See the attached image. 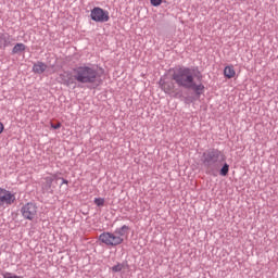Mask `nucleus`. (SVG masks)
<instances>
[{
    "label": "nucleus",
    "mask_w": 278,
    "mask_h": 278,
    "mask_svg": "<svg viewBox=\"0 0 278 278\" xmlns=\"http://www.w3.org/2000/svg\"><path fill=\"white\" fill-rule=\"evenodd\" d=\"M203 74L199 70V66H178L172 74V80L162 81L160 86L165 94H174L175 99H182L184 92L177 90L182 88L184 90H192L197 99H201V94H205V85H203Z\"/></svg>",
    "instance_id": "obj_1"
},
{
    "label": "nucleus",
    "mask_w": 278,
    "mask_h": 278,
    "mask_svg": "<svg viewBox=\"0 0 278 278\" xmlns=\"http://www.w3.org/2000/svg\"><path fill=\"white\" fill-rule=\"evenodd\" d=\"M200 160L204 168H206V175H211V177H218V164L225 162L226 156L223 151L216 148H208L203 151Z\"/></svg>",
    "instance_id": "obj_2"
},
{
    "label": "nucleus",
    "mask_w": 278,
    "mask_h": 278,
    "mask_svg": "<svg viewBox=\"0 0 278 278\" xmlns=\"http://www.w3.org/2000/svg\"><path fill=\"white\" fill-rule=\"evenodd\" d=\"M74 79L78 84L94 85L101 79L99 68L94 64H83L73 68Z\"/></svg>",
    "instance_id": "obj_3"
},
{
    "label": "nucleus",
    "mask_w": 278,
    "mask_h": 278,
    "mask_svg": "<svg viewBox=\"0 0 278 278\" xmlns=\"http://www.w3.org/2000/svg\"><path fill=\"white\" fill-rule=\"evenodd\" d=\"M99 240L106 247H118L125 242L124 238L118 237L114 232H102L99 236Z\"/></svg>",
    "instance_id": "obj_4"
},
{
    "label": "nucleus",
    "mask_w": 278,
    "mask_h": 278,
    "mask_svg": "<svg viewBox=\"0 0 278 278\" xmlns=\"http://www.w3.org/2000/svg\"><path fill=\"white\" fill-rule=\"evenodd\" d=\"M21 214L25 220H34L38 216V206L28 202L21 207Z\"/></svg>",
    "instance_id": "obj_5"
},
{
    "label": "nucleus",
    "mask_w": 278,
    "mask_h": 278,
    "mask_svg": "<svg viewBox=\"0 0 278 278\" xmlns=\"http://www.w3.org/2000/svg\"><path fill=\"white\" fill-rule=\"evenodd\" d=\"M90 17L94 23H108L110 21V12L100 7H94L91 10Z\"/></svg>",
    "instance_id": "obj_6"
},
{
    "label": "nucleus",
    "mask_w": 278,
    "mask_h": 278,
    "mask_svg": "<svg viewBox=\"0 0 278 278\" xmlns=\"http://www.w3.org/2000/svg\"><path fill=\"white\" fill-rule=\"evenodd\" d=\"M16 201V194L12 191L0 188V207L4 205H12Z\"/></svg>",
    "instance_id": "obj_7"
},
{
    "label": "nucleus",
    "mask_w": 278,
    "mask_h": 278,
    "mask_svg": "<svg viewBox=\"0 0 278 278\" xmlns=\"http://www.w3.org/2000/svg\"><path fill=\"white\" fill-rule=\"evenodd\" d=\"M60 79L62 80L63 86H66L67 88L73 86L77 79H75V74H72L71 72H65L64 74L60 75Z\"/></svg>",
    "instance_id": "obj_8"
},
{
    "label": "nucleus",
    "mask_w": 278,
    "mask_h": 278,
    "mask_svg": "<svg viewBox=\"0 0 278 278\" xmlns=\"http://www.w3.org/2000/svg\"><path fill=\"white\" fill-rule=\"evenodd\" d=\"M12 47V36L8 33H0V49Z\"/></svg>",
    "instance_id": "obj_9"
},
{
    "label": "nucleus",
    "mask_w": 278,
    "mask_h": 278,
    "mask_svg": "<svg viewBox=\"0 0 278 278\" xmlns=\"http://www.w3.org/2000/svg\"><path fill=\"white\" fill-rule=\"evenodd\" d=\"M47 68H48V66L45 62L37 61L33 65V73H35L36 75H42V73H45V71H47Z\"/></svg>",
    "instance_id": "obj_10"
},
{
    "label": "nucleus",
    "mask_w": 278,
    "mask_h": 278,
    "mask_svg": "<svg viewBox=\"0 0 278 278\" xmlns=\"http://www.w3.org/2000/svg\"><path fill=\"white\" fill-rule=\"evenodd\" d=\"M129 226L123 225L119 228H116L113 233L117 235L119 238H127L129 236Z\"/></svg>",
    "instance_id": "obj_11"
},
{
    "label": "nucleus",
    "mask_w": 278,
    "mask_h": 278,
    "mask_svg": "<svg viewBox=\"0 0 278 278\" xmlns=\"http://www.w3.org/2000/svg\"><path fill=\"white\" fill-rule=\"evenodd\" d=\"M43 179L46 182L42 186V190H45L46 192H50V194H53V178L47 176Z\"/></svg>",
    "instance_id": "obj_12"
},
{
    "label": "nucleus",
    "mask_w": 278,
    "mask_h": 278,
    "mask_svg": "<svg viewBox=\"0 0 278 278\" xmlns=\"http://www.w3.org/2000/svg\"><path fill=\"white\" fill-rule=\"evenodd\" d=\"M224 77H226V79H233V77H236L233 65H228L224 68Z\"/></svg>",
    "instance_id": "obj_13"
},
{
    "label": "nucleus",
    "mask_w": 278,
    "mask_h": 278,
    "mask_svg": "<svg viewBox=\"0 0 278 278\" xmlns=\"http://www.w3.org/2000/svg\"><path fill=\"white\" fill-rule=\"evenodd\" d=\"M26 49H27V46H25V43L18 42L13 47L12 54L18 55V53H23V51H25Z\"/></svg>",
    "instance_id": "obj_14"
},
{
    "label": "nucleus",
    "mask_w": 278,
    "mask_h": 278,
    "mask_svg": "<svg viewBox=\"0 0 278 278\" xmlns=\"http://www.w3.org/2000/svg\"><path fill=\"white\" fill-rule=\"evenodd\" d=\"M124 268H129V264L127 263H117L113 267H111L112 273H121Z\"/></svg>",
    "instance_id": "obj_15"
},
{
    "label": "nucleus",
    "mask_w": 278,
    "mask_h": 278,
    "mask_svg": "<svg viewBox=\"0 0 278 278\" xmlns=\"http://www.w3.org/2000/svg\"><path fill=\"white\" fill-rule=\"evenodd\" d=\"M219 175L220 177H227L229 175V165L227 163H224L220 167Z\"/></svg>",
    "instance_id": "obj_16"
},
{
    "label": "nucleus",
    "mask_w": 278,
    "mask_h": 278,
    "mask_svg": "<svg viewBox=\"0 0 278 278\" xmlns=\"http://www.w3.org/2000/svg\"><path fill=\"white\" fill-rule=\"evenodd\" d=\"M93 203L98 207H103V205H105V199H103V198H94Z\"/></svg>",
    "instance_id": "obj_17"
},
{
    "label": "nucleus",
    "mask_w": 278,
    "mask_h": 278,
    "mask_svg": "<svg viewBox=\"0 0 278 278\" xmlns=\"http://www.w3.org/2000/svg\"><path fill=\"white\" fill-rule=\"evenodd\" d=\"M197 99H199V98H197L195 94H194V96H187V97H184V101H185V103H187V104L194 103V101H197Z\"/></svg>",
    "instance_id": "obj_18"
},
{
    "label": "nucleus",
    "mask_w": 278,
    "mask_h": 278,
    "mask_svg": "<svg viewBox=\"0 0 278 278\" xmlns=\"http://www.w3.org/2000/svg\"><path fill=\"white\" fill-rule=\"evenodd\" d=\"M2 277L3 278H21L20 276H16L15 274H12V273H9V271L2 273Z\"/></svg>",
    "instance_id": "obj_19"
},
{
    "label": "nucleus",
    "mask_w": 278,
    "mask_h": 278,
    "mask_svg": "<svg viewBox=\"0 0 278 278\" xmlns=\"http://www.w3.org/2000/svg\"><path fill=\"white\" fill-rule=\"evenodd\" d=\"M150 3L153 8H160V5H162V0H150Z\"/></svg>",
    "instance_id": "obj_20"
},
{
    "label": "nucleus",
    "mask_w": 278,
    "mask_h": 278,
    "mask_svg": "<svg viewBox=\"0 0 278 278\" xmlns=\"http://www.w3.org/2000/svg\"><path fill=\"white\" fill-rule=\"evenodd\" d=\"M60 127H62V124L58 123V124H51V128L52 129H60Z\"/></svg>",
    "instance_id": "obj_21"
},
{
    "label": "nucleus",
    "mask_w": 278,
    "mask_h": 278,
    "mask_svg": "<svg viewBox=\"0 0 278 278\" xmlns=\"http://www.w3.org/2000/svg\"><path fill=\"white\" fill-rule=\"evenodd\" d=\"M50 179H53V181H58V179H62V178H60L58 174H53L52 176H50Z\"/></svg>",
    "instance_id": "obj_22"
},
{
    "label": "nucleus",
    "mask_w": 278,
    "mask_h": 278,
    "mask_svg": "<svg viewBox=\"0 0 278 278\" xmlns=\"http://www.w3.org/2000/svg\"><path fill=\"white\" fill-rule=\"evenodd\" d=\"M62 182H61V186H64V184L66 186H68V180L64 179V178H61Z\"/></svg>",
    "instance_id": "obj_23"
},
{
    "label": "nucleus",
    "mask_w": 278,
    "mask_h": 278,
    "mask_svg": "<svg viewBox=\"0 0 278 278\" xmlns=\"http://www.w3.org/2000/svg\"><path fill=\"white\" fill-rule=\"evenodd\" d=\"M3 129H5V126H3V123L0 122V134H3Z\"/></svg>",
    "instance_id": "obj_24"
}]
</instances>
